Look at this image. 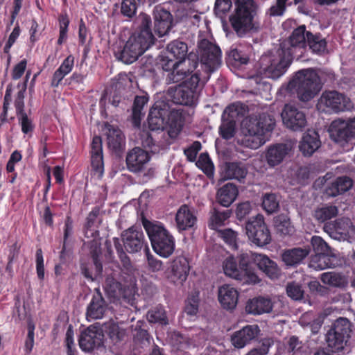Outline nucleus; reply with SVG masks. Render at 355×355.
I'll return each mask as SVG.
<instances>
[{
    "mask_svg": "<svg viewBox=\"0 0 355 355\" xmlns=\"http://www.w3.org/2000/svg\"><path fill=\"white\" fill-rule=\"evenodd\" d=\"M26 87L22 91H19L14 101V105L16 110V115L21 128V132L24 134H28L33 131L35 125L33 120L28 117L25 112V98Z\"/></svg>",
    "mask_w": 355,
    "mask_h": 355,
    "instance_id": "19",
    "label": "nucleus"
},
{
    "mask_svg": "<svg viewBox=\"0 0 355 355\" xmlns=\"http://www.w3.org/2000/svg\"><path fill=\"white\" fill-rule=\"evenodd\" d=\"M218 236L223 239V241L232 249L236 250L238 248L237 245V236L238 234L236 232L232 230L230 228H225L223 230H218Z\"/></svg>",
    "mask_w": 355,
    "mask_h": 355,
    "instance_id": "49",
    "label": "nucleus"
},
{
    "mask_svg": "<svg viewBox=\"0 0 355 355\" xmlns=\"http://www.w3.org/2000/svg\"><path fill=\"white\" fill-rule=\"evenodd\" d=\"M353 185L352 180L347 176H341L336 179L327 189L329 196L336 197L349 190Z\"/></svg>",
    "mask_w": 355,
    "mask_h": 355,
    "instance_id": "36",
    "label": "nucleus"
},
{
    "mask_svg": "<svg viewBox=\"0 0 355 355\" xmlns=\"http://www.w3.org/2000/svg\"><path fill=\"white\" fill-rule=\"evenodd\" d=\"M107 304L103 298L102 293L99 288H96L87 309L86 315L87 320H97L102 318L107 310Z\"/></svg>",
    "mask_w": 355,
    "mask_h": 355,
    "instance_id": "23",
    "label": "nucleus"
},
{
    "mask_svg": "<svg viewBox=\"0 0 355 355\" xmlns=\"http://www.w3.org/2000/svg\"><path fill=\"white\" fill-rule=\"evenodd\" d=\"M104 130L106 131L108 147L114 151L120 150L125 144V137L121 130L108 122L105 123Z\"/></svg>",
    "mask_w": 355,
    "mask_h": 355,
    "instance_id": "30",
    "label": "nucleus"
},
{
    "mask_svg": "<svg viewBox=\"0 0 355 355\" xmlns=\"http://www.w3.org/2000/svg\"><path fill=\"white\" fill-rule=\"evenodd\" d=\"M171 270L173 275L178 280L184 282L190 270L187 259L182 256L176 257L172 262Z\"/></svg>",
    "mask_w": 355,
    "mask_h": 355,
    "instance_id": "37",
    "label": "nucleus"
},
{
    "mask_svg": "<svg viewBox=\"0 0 355 355\" xmlns=\"http://www.w3.org/2000/svg\"><path fill=\"white\" fill-rule=\"evenodd\" d=\"M286 293L289 297L294 300H300L304 296V291L302 286L295 282L288 283Z\"/></svg>",
    "mask_w": 355,
    "mask_h": 355,
    "instance_id": "55",
    "label": "nucleus"
},
{
    "mask_svg": "<svg viewBox=\"0 0 355 355\" xmlns=\"http://www.w3.org/2000/svg\"><path fill=\"white\" fill-rule=\"evenodd\" d=\"M274 225L277 233L282 236L292 235L295 232L289 217L285 214L277 216L274 218Z\"/></svg>",
    "mask_w": 355,
    "mask_h": 355,
    "instance_id": "41",
    "label": "nucleus"
},
{
    "mask_svg": "<svg viewBox=\"0 0 355 355\" xmlns=\"http://www.w3.org/2000/svg\"><path fill=\"white\" fill-rule=\"evenodd\" d=\"M323 230L331 238L335 239H344L355 230L352 222L349 218H341L334 222L324 223Z\"/></svg>",
    "mask_w": 355,
    "mask_h": 355,
    "instance_id": "18",
    "label": "nucleus"
},
{
    "mask_svg": "<svg viewBox=\"0 0 355 355\" xmlns=\"http://www.w3.org/2000/svg\"><path fill=\"white\" fill-rule=\"evenodd\" d=\"M248 61L249 56L245 53L237 49H232L228 55V62L237 67L243 64H246Z\"/></svg>",
    "mask_w": 355,
    "mask_h": 355,
    "instance_id": "51",
    "label": "nucleus"
},
{
    "mask_svg": "<svg viewBox=\"0 0 355 355\" xmlns=\"http://www.w3.org/2000/svg\"><path fill=\"white\" fill-rule=\"evenodd\" d=\"M248 173L246 167L241 162L227 163L223 173L224 179H236L240 182L245 179Z\"/></svg>",
    "mask_w": 355,
    "mask_h": 355,
    "instance_id": "35",
    "label": "nucleus"
},
{
    "mask_svg": "<svg viewBox=\"0 0 355 355\" xmlns=\"http://www.w3.org/2000/svg\"><path fill=\"white\" fill-rule=\"evenodd\" d=\"M318 107L324 112L338 113L349 110L352 104L349 98L337 91L324 92L318 103Z\"/></svg>",
    "mask_w": 355,
    "mask_h": 355,
    "instance_id": "12",
    "label": "nucleus"
},
{
    "mask_svg": "<svg viewBox=\"0 0 355 355\" xmlns=\"http://www.w3.org/2000/svg\"><path fill=\"white\" fill-rule=\"evenodd\" d=\"M196 166L202 170L209 178L214 177V165L208 153H201L196 162Z\"/></svg>",
    "mask_w": 355,
    "mask_h": 355,
    "instance_id": "47",
    "label": "nucleus"
},
{
    "mask_svg": "<svg viewBox=\"0 0 355 355\" xmlns=\"http://www.w3.org/2000/svg\"><path fill=\"white\" fill-rule=\"evenodd\" d=\"M189 46H166V50L158 56V62L164 71L172 72L168 79L173 83L184 81L195 69H191L187 61Z\"/></svg>",
    "mask_w": 355,
    "mask_h": 355,
    "instance_id": "2",
    "label": "nucleus"
},
{
    "mask_svg": "<svg viewBox=\"0 0 355 355\" xmlns=\"http://www.w3.org/2000/svg\"><path fill=\"white\" fill-rule=\"evenodd\" d=\"M230 209L220 210L214 207L210 211V217L208 226L211 230H216L218 227L224 225L225 222L231 216Z\"/></svg>",
    "mask_w": 355,
    "mask_h": 355,
    "instance_id": "39",
    "label": "nucleus"
},
{
    "mask_svg": "<svg viewBox=\"0 0 355 355\" xmlns=\"http://www.w3.org/2000/svg\"><path fill=\"white\" fill-rule=\"evenodd\" d=\"M218 299L224 309L233 310L238 303L239 292L232 286L224 284L218 288Z\"/></svg>",
    "mask_w": 355,
    "mask_h": 355,
    "instance_id": "25",
    "label": "nucleus"
},
{
    "mask_svg": "<svg viewBox=\"0 0 355 355\" xmlns=\"http://www.w3.org/2000/svg\"><path fill=\"white\" fill-rule=\"evenodd\" d=\"M284 125L293 131H302L306 125V115L297 107L286 104L282 112Z\"/></svg>",
    "mask_w": 355,
    "mask_h": 355,
    "instance_id": "15",
    "label": "nucleus"
},
{
    "mask_svg": "<svg viewBox=\"0 0 355 355\" xmlns=\"http://www.w3.org/2000/svg\"><path fill=\"white\" fill-rule=\"evenodd\" d=\"M311 243L315 254L327 253L329 250L327 243L320 236H313Z\"/></svg>",
    "mask_w": 355,
    "mask_h": 355,
    "instance_id": "59",
    "label": "nucleus"
},
{
    "mask_svg": "<svg viewBox=\"0 0 355 355\" xmlns=\"http://www.w3.org/2000/svg\"><path fill=\"white\" fill-rule=\"evenodd\" d=\"M338 214V209L334 205H325L314 211L313 217L319 223H324L336 217Z\"/></svg>",
    "mask_w": 355,
    "mask_h": 355,
    "instance_id": "44",
    "label": "nucleus"
},
{
    "mask_svg": "<svg viewBox=\"0 0 355 355\" xmlns=\"http://www.w3.org/2000/svg\"><path fill=\"white\" fill-rule=\"evenodd\" d=\"M259 332L257 325H247L232 336V343L236 348H243L254 339Z\"/></svg>",
    "mask_w": 355,
    "mask_h": 355,
    "instance_id": "26",
    "label": "nucleus"
},
{
    "mask_svg": "<svg viewBox=\"0 0 355 355\" xmlns=\"http://www.w3.org/2000/svg\"><path fill=\"white\" fill-rule=\"evenodd\" d=\"M320 146L318 136L305 134L300 144V150L304 155H311Z\"/></svg>",
    "mask_w": 355,
    "mask_h": 355,
    "instance_id": "42",
    "label": "nucleus"
},
{
    "mask_svg": "<svg viewBox=\"0 0 355 355\" xmlns=\"http://www.w3.org/2000/svg\"><path fill=\"white\" fill-rule=\"evenodd\" d=\"M272 302L268 298L263 297H254L250 300L246 304L245 310L253 315H261L272 311Z\"/></svg>",
    "mask_w": 355,
    "mask_h": 355,
    "instance_id": "34",
    "label": "nucleus"
},
{
    "mask_svg": "<svg viewBox=\"0 0 355 355\" xmlns=\"http://www.w3.org/2000/svg\"><path fill=\"white\" fill-rule=\"evenodd\" d=\"M154 29L159 37L166 35L173 26V17L171 12L162 6L155 7L153 10Z\"/></svg>",
    "mask_w": 355,
    "mask_h": 355,
    "instance_id": "16",
    "label": "nucleus"
},
{
    "mask_svg": "<svg viewBox=\"0 0 355 355\" xmlns=\"http://www.w3.org/2000/svg\"><path fill=\"white\" fill-rule=\"evenodd\" d=\"M335 257L329 256L327 252L315 254L311 257L309 266L317 270H322L328 268H334Z\"/></svg>",
    "mask_w": 355,
    "mask_h": 355,
    "instance_id": "40",
    "label": "nucleus"
},
{
    "mask_svg": "<svg viewBox=\"0 0 355 355\" xmlns=\"http://www.w3.org/2000/svg\"><path fill=\"white\" fill-rule=\"evenodd\" d=\"M257 5L254 0H236L234 12L230 16L231 25L239 37L257 29L254 17Z\"/></svg>",
    "mask_w": 355,
    "mask_h": 355,
    "instance_id": "7",
    "label": "nucleus"
},
{
    "mask_svg": "<svg viewBox=\"0 0 355 355\" xmlns=\"http://www.w3.org/2000/svg\"><path fill=\"white\" fill-rule=\"evenodd\" d=\"M279 201L274 193H266L263 196L262 207L268 214L277 211L279 209Z\"/></svg>",
    "mask_w": 355,
    "mask_h": 355,
    "instance_id": "52",
    "label": "nucleus"
},
{
    "mask_svg": "<svg viewBox=\"0 0 355 355\" xmlns=\"http://www.w3.org/2000/svg\"><path fill=\"white\" fill-rule=\"evenodd\" d=\"M246 234L249 239L257 246H264L271 241V234L263 216L257 215L245 224Z\"/></svg>",
    "mask_w": 355,
    "mask_h": 355,
    "instance_id": "13",
    "label": "nucleus"
},
{
    "mask_svg": "<svg viewBox=\"0 0 355 355\" xmlns=\"http://www.w3.org/2000/svg\"><path fill=\"white\" fill-rule=\"evenodd\" d=\"M122 241L119 238L113 239L114 245L118 257L124 267L130 265V259L126 254L123 248L129 253H137L144 249L149 248L144 234L141 227L132 226L123 232Z\"/></svg>",
    "mask_w": 355,
    "mask_h": 355,
    "instance_id": "5",
    "label": "nucleus"
},
{
    "mask_svg": "<svg viewBox=\"0 0 355 355\" xmlns=\"http://www.w3.org/2000/svg\"><path fill=\"white\" fill-rule=\"evenodd\" d=\"M286 348L293 355H300L303 352L304 345L296 336H291L286 343Z\"/></svg>",
    "mask_w": 355,
    "mask_h": 355,
    "instance_id": "54",
    "label": "nucleus"
},
{
    "mask_svg": "<svg viewBox=\"0 0 355 355\" xmlns=\"http://www.w3.org/2000/svg\"><path fill=\"white\" fill-rule=\"evenodd\" d=\"M200 73L198 72L195 73L191 75L189 78H186V80L182 83L183 85L188 87V89H191L193 92V94L195 95L196 93L197 88L201 83L204 85L208 80H206V74L202 77H200Z\"/></svg>",
    "mask_w": 355,
    "mask_h": 355,
    "instance_id": "53",
    "label": "nucleus"
},
{
    "mask_svg": "<svg viewBox=\"0 0 355 355\" xmlns=\"http://www.w3.org/2000/svg\"><path fill=\"white\" fill-rule=\"evenodd\" d=\"M223 268L224 273L232 278L239 280L243 284H245V276L242 274L239 266H238L237 261L234 257H228L223 263Z\"/></svg>",
    "mask_w": 355,
    "mask_h": 355,
    "instance_id": "38",
    "label": "nucleus"
},
{
    "mask_svg": "<svg viewBox=\"0 0 355 355\" xmlns=\"http://www.w3.org/2000/svg\"><path fill=\"white\" fill-rule=\"evenodd\" d=\"M197 218L187 205H182L175 215L177 227L180 231L189 230L194 226Z\"/></svg>",
    "mask_w": 355,
    "mask_h": 355,
    "instance_id": "29",
    "label": "nucleus"
},
{
    "mask_svg": "<svg viewBox=\"0 0 355 355\" xmlns=\"http://www.w3.org/2000/svg\"><path fill=\"white\" fill-rule=\"evenodd\" d=\"M239 194L237 187L227 183L220 188L216 193V200L223 207H228L235 200Z\"/></svg>",
    "mask_w": 355,
    "mask_h": 355,
    "instance_id": "32",
    "label": "nucleus"
},
{
    "mask_svg": "<svg viewBox=\"0 0 355 355\" xmlns=\"http://www.w3.org/2000/svg\"><path fill=\"white\" fill-rule=\"evenodd\" d=\"M101 254L100 244L96 241H92L89 245V254L95 266L96 277L102 276L103 272V265L100 259Z\"/></svg>",
    "mask_w": 355,
    "mask_h": 355,
    "instance_id": "45",
    "label": "nucleus"
},
{
    "mask_svg": "<svg viewBox=\"0 0 355 355\" xmlns=\"http://www.w3.org/2000/svg\"><path fill=\"white\" fill-rule=\"evenodd\" d=\"M288 87L295 89L300 101L308 102L319 93L322 84L316 70L308 68L297 71Z\"/></svg>",
    "mask_w": 355,
    "mask_h": 355,
    "instance_id": "4",
    "label": "nucleus"
},
{
    "mask_svg": "<svg viewBox=\"0 0 355 355\" xmlns=\"http://www.w3.org/2000/svg\"><path fill=\"white\" fill-rule=\"evenodd\" d=\"M137 6L135 0H123L121 6V14L128 18H132L136 14Z\"/></svg>",
    "mask_w": 355,
    "mask_h": 355,
    "instance_id": "58",
    "label": "nucleus"
},
{
    "mask_svg": "<svg viewBox=\"0 0 355 355\" xmlns=\"http://www.w3.org/2000/svg\"><path fill=\"white\" fill-rule=\"evenodd\" d=\"M35 329L34 322L31 320H28L27 322L28 334L24 343V351L27 354L31 352L34 346Z\"/></svg>",
    "mask_w": 355,
    "mask_h": 355,
    "instance_id": "56",
    "label": "nucleus"
},
{
    "mask_svg": "<svg viewBox=\"0 0 355 355\" xmlns=\"http://www.w3.org/2000/svg\"><path fill=\"white\" fill-rule=\"evenodd\" d=\"M329 133L331 139L337 143L350 141L355 138V117L347 121L342 119L333 121L329 128Z\"/></svg>",
    "mask_w": 355,
    "mask_h": 355,
    "instance_id": "14",
    "label": "nucleus"
},
{
    "mask_svg": "<svg viewBox=\"0 0 355 355\" xmlns=\"http://www.w3.org/2000/svg\"><path fill=\"white\" fill-rule=\"evenodd\" d=\"M103 335L94 327H89L81 332L78 343L80 348L84 352H91L102 343Z\"/></svg>",
    "mask_w": 355,
    "mask_h": 355,
    "instance_id": "22",
    "label": "nucleus"
},
{
    "mask_svg": "<svg viewBox=\"0 0 355 355\" xmlns=\"http://www.w3.org/2000/svg\"><path fill=\"white\" fill-rule=\"evenodd\" d=\"M151 46H120L115 52L116 58L125 64H131Z\"/></svg>",
    "mask_w": 355,
    "mask_h": 355,
    "instance_id": "28",
    "label": "nucleus"
},
{
    "mask_svg": "<svg viewBox=\"0 0 355 355\" xmlns=\"http://www.w3.org/2000/svg\"><path fill=\"white\" fill-rule=\"evenodd\" d=\"M144 227L155 252L160 257H169L173 253L175 247L173 235L160 223L146 221L144 222Z\"/></svg>",
    "mask_w": 355,
    "mask_h": 355,
    "instance_id": "8",
    "label": "nucleus"
},
{
    "mask_svg": "<svg viewBox=\"0 0 355 355\" xmlns=\"http://www.w3.org/2000/svg\"><path fill=\"white\" fill-rule=\"evenodd\" d=\"M151 338H152L148 331L145 329H139L135 335L134 343L136 346L144 348L150 345Z\"/></svg>",
    "mask_w": 355,
    "mask_h": 355,
    "instance_id": "57",
    "label": "nucleus"
},
{
    "mask_svg": "<svg viewBox=\"0 0 355 355\" xmlns=\"http://www.w3.org/2000/svg\"><path fill=\"white\" fill-rule=\"evenodd\" d=\"M243 131L245 135L257 137L259 142L252 141L251 148H257L265 142L264 136L272 131L275 125L273 115L263 112L258 116H250L243 121Z\"/></svg>",
    "mask_w": 355,
    "mask_h": 355,
    "instance_id": "9",
    "label": "nucleus"
},
{
    "mask_svg": "<svg viewBox=\"0 0 355 355\" xmlns=\"http://www.w3.org/2000/svg\"><path fill=\"white\" fill-rule=\"evenodd\" d=\"M168 94L175 104L191 105L194 102L195 95L193 92L182 83L175 87H169Z\"/></svg>",
    "mask_w": 355,
    "mask_h": 355,
    "instance_id": "24",
    "label": "nucleus"
},
{
    "mask_svg": "<svg viewBox=\"0 0 355 355\" xmlns=\"http://www.w3.org/2000/svg\"><path fill=\"white\" fill-rule=\"evenodd\" d=\"M309 248H294L286 250L282 254V259L288 267H296L309 255Z\"/></svg>",
    "mask_w": 355,
    "mask_h": 355,
    "instance_id": "31",
    "label": "nucleus"
},
{
    "mask_svg": "<svg viewBox=\"0 0 355 355\" xmlns=\"http://www.w3.org/2000/svg\"><path fill=\"white\" fill-rule=\"evenodd\" d=\"M202 145L200 141H194L191 146L184 150V155L188 161L193 162L196 159L198 152L201 150Z\"/></svg>",
    "mask_w": 355,
    "mask_h": 355,
    "instance_id": "63",
    "label": "nucleus"
},
{
    "mask_svg": "<svg viewBox=\"0 0 355 355\" xmlns=\"http://www.w3.org/2000/svg\"><path fill=\"white\" fill-rule=\"evenodd\" d=\"M236 134V121L230 119H223V122L219 127V135L225 140L231 139Z\"/></svg>",
    "mask_w": 355,
    "mask_h": 355,
    "instance_id": "48",
    "label": "nucleus"
},
{
    "mask_svg": "<svg viewBox=\"0 0 355 355\" xmlns=\"http://www.w3.org/2000/svg\"><path fill=\"white\" fill-rule=\"evenodd\" d=\"M242 109V104L241 103H232L229 105L224 110L223 114V119H235L240 114L241 110Z\"/></svg>",
    "mask_w": 355,
    "mask_h": 355,
    "instance_id": "60",
    "label": "nucleus"
},
{
    "mask_svg": "<svg viewBox=\"0 0 355 355\" xmlns=\"http://www.w3.org/2000/svg\"><path fill=\"white\" fill-rule=\"evenodd\" d=\"M351 333L350 321L345 318L337 319L326 335L327 346L331 352H342L351 336Z\"/></svg>",
    "mask_w": 355,
    "mask_h": 355,
    "instance_id": "10",
    "label": "nucleus"
},
{
    "mask_svg": "<svg viewBox=\"0 0 355 355\" xmlns=\"http://www.w3.org/2000/svg\"><path fill=\"white\" fill-rule=\"evenodd\" d=\"M288 0H276L268 10L270 16H282L286 10V3Z\"/></svg>",
    "mask_w": 355,
    "mask_h": 355,
    "instance_id": "64",
    "label": "nucleus"
},
{
    "mask_svg": "<svg viewBox=\"0 0 355 355\" xmlns=\"http://www.w3.org/2000/svg\"><path fill=\"white\" fill-rule=\"evenodd\" d=\"M150 159L148 153L139 147L130 150L126 155L125 162L129 171L138 173L143 171Z\"/></svg>",
    "mask_w": 355,
    "mask_h": 355,
    "instance_id": "17",
    "label": "nucleus"
},
{
    "mask_svg": "<svg viewBox=\"0 0 355 355\" xmlns=\"http://www.w3.org/2000/svg\"><path fill=\"white\" fill-rule=\"evenodd\" d=\"M167 103L156 102L150 110L148 116V128L150 130H163L166 127Z\"/></svg>",
    "mask_w": 355,
    "mask_h": 355,
    "instance_id": "20",
    "label": "nucleus"
},
{
    "mask_svg": "<svg viewBox=\"0 0 355 355\" xmlns=\"http://www.w3.org/2000/svg\"><path fill=\"white\" fill-rule=\"evenodd\" d=\"M291 44H322L324 41L318 35H313L311 32L306 31L304 26H300L295 29L290 36Z\"/></svg>",
    "mask_w": 355,
    "mask_h": 355,
    "instance_id": "27",
    "label": "nucleus"
},
{
    "mask_svg": "<svg viewBox=\"0 0 355 355\" xmlns=\"http://www.w3.org/2000/svg\"><path fill=\"white\" fill-rule=\"evenodd\" d=\"M149 98L147 94L136 96L132 106V121L135 126H139L141 117L144 116L143 109L148 102Z\"/></svg>",
    "mask_w": 355,
    "mask_h": 355,
    "instance_id": "43",
    "label": "nucleus"
},
{
    "mask_svg": "<svg viewBox=\"0 0 355 355\" xmlns=\"http://www.w3.org/2000/svg\"><path fill=\"white\" fill-rule=\"evenodd\" d=\"M251 210L252 207L249 202L239 203L235 211L237 220L241 222L249 215Z\"/></svg>",
    "mask_w": 355,
    "mask_h": 355,
    "instance_id": "62",
    "label": "nucleus"
},
{
    "mask_svg": "<svg viewBox=\"0 0 355 355\" xmlns=\"http://www.w3.org/2000/svg\"><path fill=\"white\" fill-rule=\"evenodd\" d=\"M309 51L313 54L322 56L328 53L327 46H279L263 54L259 60L260 71L266 78L277 79L284 75L291 64L293 57V49Z\"/></svg>",
    "mask_w": 355,
    "mask_h": 355,
    "instance_id": "1",
    "label": "nucleus"
},
{
    "mask_svg": "<svg viewBox=\"0 0 355 355\" xmlns=\"http://www.w3.org/2000/svg\"><path fill=\"white\" fill-rule=\"evenodd\" d=\"M187 61L191 69H196L200 63V67L206 80H208L211 74L218 70L222 63V51L219 46H197L189 53H187Z\"/></svg>",
    "mask_w": 355,
    "mask_h": 355,
    "instance_id": "6",
    "label": "nucleus"
},
{
    "mask_svg": "<svg viewBox=\"0 0 355 355\" xmlns=\"http://www.w3.org/2000/svg\"><path fill=\"white\" fill-rule=\"evenodd\" d=\"M232 6L231 0H216L214 5V12L216 15L222 17L228 12Z\"/></svg>",
    "mask_w": 355,
    "mask_h": 355,
    "instance_id": "61",
    "label": "nucleus"
},
{
    "mask_svg": "<svg viewBox=\"0 0 355 355\" xmlns=\"http://www.w3.org/2000/svg\"><path fill=\"white\" fill-rule=\"evenodd\" d=\"M121 268L118 263L111 262L105 266L103 277H105L104 288L107 296L114 300L128 299L129 289L119 281Z\"/></svg>",
    "mask_w": 355,
    "mask_h": 355,
    "instance_id": "11",
    "label": "nucleus"
},
{
    "mask_svg": "<svg viewBox=\"0 0 355 355\" xmlns=\"http://www.w3.org/2000/svg\"><path fill=\"white\" fill-rule=\"evenodd\" d=\"M147 318L150 323L168 324L166 312L164 307L160 304L152 308L148 311Z\"/></svg>",
    "mask_w": 355,
    "mask_h": 355,
    "instance_id": "46",
    "label": "nucleus"
},
{
    "mask_svg": "<svg viewBox=\"0 0 355 355\" xmlns=\"http://www.w3.org/2000/svg\"><path fill=\"white\" fill-rule=\"evenodd\" d=\"M321 281L325 284L334 287H341L345 284L344 277L340 274L334 272L322 273Z\"/></svg>",
    "mask_w": 355,
    "mask_h": 355,
    "instance_id": "50",
    "label": "nucleus"
},
{
    "mask_svg": "<svg viewBox=\"0 0 355 355\" xmlns=\"http://www.w3.org/2000/svg\"><path fill=\"white\" fill-rule=\"evenodd\" d=\"M288 153L286 144H277L270 146L266 152V157L267 163L270 166L279 165Z\"/></svg>",
    "mask_w": 355,
    "mask_h": 355,
    "instance_id": "33",
    "label": "nucleus"
},
{
    "mask_svg": "<svg viewBox=\"0 0 355 355\" xmlns=\"http://www.w3.org/2000/svg\"><path fill=\"white\" fill-rule=\"evenodd\" d=\"M185 122V114L182 109H170L167 103V114L166 116V127L168 128L171 137L178 135L182 131Z\"/></svg>",
    "mask_w": 355,
    "mask_h": 355,
    "instance_id": "21",
    "label": "nucleus"
},
{
    "mask_svg": "<svg viewBox=\"0 0 355 355\" xmlns=\"http://www.w3.org/2000/svg\"><path fill=\"white\" fill-rule=\"evenodd\" d=\"M237 262L242 274L246 279V284H255L260 282L252 268L253 263H256L259 270L272 279L278 278L279 275L277 264L264 254L251 252L241 253L237 257Z\"/></svg>",
    "mask_w": 355,
    "mask_h": 355,
    "instance_id": "3",
    "label": "nucleus"
}]
</instances>
